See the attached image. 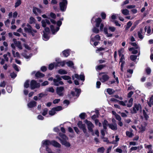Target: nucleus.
Wrapping results in <instances>:
<instances>
[{
	"label": "nucleus",
	"instance_id": "cd10ccee",
	"mask_svg": "<svg viewBox=\"0 0 153 153\" xmlns=\"http://www.w3.org/2000/svg\"><path fill=\"white\" fill-rule=\"evenodd\" d=\"M146 125L147 124L146 123H144V125H142L140 128V130L142 132L146 130Z\"/></svg>",
	"mask_w": 153,
	"mask_h": 153
},
{
	"label": "nucleus",
	"instance_id": "69168bd1",
	"mask_svg": "<svg viewBox=\"0 0 153 153\" xmlns=\"http://www.w3.org/2000/svg\"><path fill=\"white\" fill-rule=\"evenodd\" d=\"M85 113H82L79 115V117L81 119H85Z\"/></svg>",
	"mask_w": 153,
	"mask_h": 153
},
{
	"label": "nucleus",
	"instance_id": "f8f14e48",
	"mask_svg": "<svg viewBox=\"0 0 153 153\" xmlns=\"http://www.w3.org/2000/svg\"><path fill=\"white\" fill-rule=\"evenodd\" d=\"M75 92L72 91L71 92V94L73 96H75L76 95V97H78L81 92V90L77 88H75Z\"/></svg>",
	"mask_w": 153,
	"mask_h": 153
},
{
	"label": "nucleus",
	"instance_id": "9d476101",
	"mask_svg": "<svg viewBox=\"0 0 153 153\" xmlns=\"http://www.w3.org/2000/svg\"><path fill=\"white\" fill-rule=\"evenodd\" d=\"M109 79V77L108 75L104 74L101 77L99 78V79L102 82H104L107 81Z\"/></svg>",
	"mask_w": 153,
	"mask_h": 153
},
{
	"label": "nucleus",
	"instance_id": "1a4fd4ad",
	"mask_svg": "<svg viewBox=\"0 0 153 153\" xmlns=\"http://www.w3.org/2000/svg\"><path fill=\"white\" fill-rule=\"evenodd\" d=\"M85 123L88 126V130L91 132H93V128L94 127V125L90 121L87 120H85Z\"/></svg>",
	"mask_w": 153,
	"mask_h": 153
},
{
	"label": "nucleus",
	"instance_id": "4be33fe9",
	"mask_svg": "<svg viewBox=\"0 0 153 153\" xmlns=\"http://www.w3.org/2000/svg\"><path fill=\"white\" fill-rule=\"evenodd\" d=\"M95 21L96 22V26L97 27H99L100 23L102 22V19L100 18H98L95 20Z\"/></svg>",
	"mask_w": 153,
	"mask_h": 153
},
{
	"label": "nucleus",
	"instance_id": "6ab92c4d",
	"mask_svg": "<svg viewBox=\"0 0 153 153\" xmlns=\"http://www.w3.org/2000/svg\"><path fill=\"white\" fill-rule=\"evenodd\" d=\"M36 102L33 101L30 102L29 103H28L27 104V105L29 108H33L36 106Z\"/></svg>",
	"mask_w": 153,
	"mask_h": 153
},
{
	"label": "nucleus",
	"instance_id": "bb28decb",
	"mask_svg": "<svg viewBox=\"0 0 153 153\" xmlns=\"http://www.w3.org/2000/svg\"><path fill=\"white\" fill-rule=\"evenodd\" d=\"M47 95V94L44 93H41L39 94L38 95V99L40 100L42 97L46 96Z\"/></svg>",
	"mask_w": 153,
	"mask_h": 153
},
{
	"label": "nucleus",
	"instance_id": "a19ab883",
	"mask_svg": "<svg viewBox=\"0 0 153 153\" xmlns=\"http://www.w3.org/2000/svg\"><path fill=\"white\" fill-rule=\"evenodd\" d=\"M32 27L29 28L25 27L24 28V30L26 32H27L30 33V32L31 31V30L32 29Z\"/></svg>",
	"mask_w": 153,
	"mask_h": 153
},
{
	"label": "nucleus",
	"instance_id": "13d9d810",
	"mask_svg": "<svg viewBox=\"0 0 153 153\" xmlns=\"http://www.w3.org/2000/svg\"><path fill=\"white\" fill-rule=\"evenodd\" d=\"M108 29L111 31L114 32L115 31L116 28L114 27L109 26Z\"/></svg>",
	"mask_w": 153,
	"mask_h": 153
},
{
	"label": "nucleus",
	"instance_id": "4d7b16f0",
	"mask_svg": "<svg viewBox=\"0 0 153 153\" xmlns=\"http://www.w3.org/2000/svg\"><path fill=\"white\" fill-rule=\"evenodd\" d=\"M130 44L133 46L135 47V48L140 49L139 47L137 45V44L135 42L131 43Z\"/></svg>",
	"mask_w": 153,
	"mask_h": 153
},
{
	"label": "nucleus",
	"instance_id": "37998d69",
	"mask_svg": "<svg viewBox=\"0 0 153 153\" xmlns=\"http://www.w3.org/2000/svg\"><path fill=\"white\" fill-rule=\"evenodd\" d=\"M55 111H59L62 109V107L60 106L53 108Z\"/></svg>",
	"mask_w": 153,
	"mask_h": 153
},
{
	"label": "nucleus",
	"instance_id": "c756f323",
	"mask_svg": "<svg viewBox=\"0 0 153 153\" xmlns=\"http://www.w3.org/2000/svg\"><path fill=\"white\" fill-rule=\"evenodd\" d=\"M35 76L36 77L40 78L43 77L44 75L39 72H37L35 74Z\"/></svg>",
	"mask_w": 153,
	"mask_h": 153
},
{
	"label": "nucleus",
	"instance_id": "4468645a",
	"mask_svg": "<svg viewBox=\"0 0 153 153\" xmlns=\"http://www.w3.org/2000/svg\"><path fill=\"white\" fill-rule=\"evenodd\" d=\"M33 11L36 16L38 15L39 14L41 13V10L35 7H33Z\"/></svg>",
	"mask_w": 153,
	"mask_h": 153
},
{
	"label": "nucleus",
	"instance_id": "6e6d98bb",
	"mask_svg": "<svg viewBox=\"0 0 153 153\" xmlns=\"http://www.w3.org/2000/svg\"><path fill=\"white\" fill-rule=\"evenodd\" d=\"M10 21L9 19H7L6 21L4 22L5 25L6 27H9V24L10 23Z\"/></svg>",
	"mask_w": 153,
	"mask_h": 153
},
{
	"label": "nucleus",
	"instance_id": "dca6fc26",
	"mask_svg": "<svg viewBox=\"0 0 153 153\" xmlns=\"http://www.w3.org/2000/svg\"><path fill=\"white\" fill-rule=\"evenodd\" d=\"M32 36L34 37L35 38H37L38 36V33L36 30L32 29L30 33Z\"/></svg>",
	"mask_w": 153,
	"mask_h": 153
},
{
	"label": "nucleus",
	"instance_id": "052dcab7",
	"mask_svg": "<svg viewBox=\"0 0 153 153\" xmlns=\"http://www.w3.org/2000/svg\"><path fill=\"white\" fill-rule=\"evenodd\" d=\"M145 148L146 149H148L149 150H152V146L151 145H145Z\"/></svg>",
	"mask_w": 153,
	"mask_h": 153
},
{
	"label": "nucleus",
	"instance_id": "aec40b11",
	"mask_svg": "<svg viewBox=\"0 0 153 153\" xmlns=\"http://www.w3.org/2000/svg\"><path fill=\"white\" fill-rule=\"evenodd\" d=\"M100 40V37L99 35H96L95 37L94 38H91V39L90 41V43H91V42H94L95 40L99 41Z\"/></svg>",
	"mask_w": 153,
	"mask_h": 153
},
{
	"label": "nucleus",
	"instance_id": "72a5a7b5",
	"mask_svg": "<svg viewBox=\"0 0 153 153\" xmlns=\"http://www.w3.org/2000/svg\"><path fill=\"white\" fill-rule=\"evenodd\" d=\"M133 101V99L132 98H130V99L128 101V104L126 105L128 107H131L132 105V102Z\"/></svg>",
	"mask_w": 153,
	"mask_h": 153
},
{
	"label": "nucleus",
	"instance_id": "f257e3e1",
	"mask_svg": "<svg viewBox=\"0 0 153 153\" xmlns=\"http://www.w3.org/2000/svg\"><path fill=\"white\" fill-rule=\"evenodd\" d=\"M42 143L43 145L49 146L51 144L55 147L58 148L60 147L61 146L59 143L54 140L51 141L49 140H43L42 141Z\"/></svg>",
	"mask_w": 153,
	"mask_h": 153
},
{
	"label": "nucleus",
	"instance_id": "423d86ee",
	"mask_svg": "<svg viewBox=\"0 0 153 153\" xmlns=\"http://www.w3.org/2000/svg\"><path fill=\"white\" fill-rule=\"evenodd\" d=\"M31 89H33L35 88H39L40 86V84L39 83H37L34 80H32L30 83Z\"/></svg>",
	"mask_w": 153,
	"mask_h": 153
},
{
	"label": "nucleus",
	"instance_id": "de8ad7c7",
	"mask_svg": "<svg viewBox=\"0 0 153 153\" xmlns=\"http://www.w3.org/2000/svg\"><path fill=\"white\" fill-rule=\"evenodd\" d=\"M126 135L129 137H132L133 135V134L131 132L129 131H126Z\"/></svg>",
	"mask_w": 153,
	"mask_h": 153
},
{
	"label": "nucleus",
	"instance_id": "9b49d317",
	"mask_svg": "<svg viewBox=\"0 0 153 153\" xmlns=\"http://www.w3.org/2000/svg\"><path fill=\"white\" fill-rule=\"evenodd\" d=\"M141 107L140 104H135L133 107V111L134 113H136L137 111L141 110Z\"/></svg>",
	"mask_w": 153,
	"mask_h": 153
},
{
	"label": "nucleus",
	"instance_id": "a211bd4d",
	"mask_svg": "<svg viewBox=\"0 0 153 153\" xmlns=\"http://www.w3.org/2000/svg\"><path fill=\"white\" fill-rule=\"evenodd\" d=\"M14 43L15 46L17 47L19 49L22 50V46L20 42L15 41L14 42Z\"/></svg>",
	"mask_w": 153,
	"mask_h": 153
},
{
	"label": "nucleus",
	"instance_id": "338daca9",
	"mask_svg": "<svg viewBox=\"0 0 153 153\" xmlns=\"http://www.w3.org/2000/svg\"><path fill=\"white\" fill-rule=\"evenodd\" d=\"M10 76H11L12 78H14L16 76V74L14 73V72H13L10 73Z\"/></svg>",
	"mask_w": 153,
	"mask_h": 153
},
{
	"label": "nucleus",
	"instance_id": "f704fd0d",
	"mask_svg": "<svg viewBox=\"0 0 153 153\" xmlns=\"http://www.w3.org/2000/svg\"><path fill=\"white\" fill-rule=\"evenodd\" d=\"M107 92L110 95H111L115 92L114 90L111 88H108L107 89Z\"/></svg>",
	"mask_w": 153,
	"mask_h": 153
},
{
	"label": "nucleus",
	"instance_id": "7ed1b4c3",
	"mask_svg": "<svg viewBox=\"0 0 153 153\" xmlns=\"http://www.w3.org/2000/svg\"><path fill=\"white\" fill-rule=\"evenodd\" d=\"M56 79H53L54 85L56 86H58L59 85H62L63 83L62 81H60L61 79V78L59 75H57L56 76Z\"/></svg>",
	"mask_w": 153,
	"mask_h": 153
},
{
	"label": "nucleus",
	"instance_id": "864d4df0",
	"mask_svg": "<svg viewBox=\"0 0 153 153\" xmlns=\"http://www.w3.org/2000/svg\"><path fill=\"white\" fill-rule=\"evenodd\" d=\"M6 89L7 91L9 93H10L12 90V88L10 86H7L6 87Z\"/></svg>",
	"mask_w": 153,
	"mask_h": 153
},
{
	"label": "nucleus",
	"instance_id": "b1692460",
	"mask_svg": "<svg viewBox=\"0 0 153 153\" xmlns=\"http://www.w3.org/2000/svg\"><path fill=\"white\" fill-rule=\"evenodd\" d=\"M147 103L150 107L153 105V95L150 98L149 101L147 102Z\"/></svg>",
	"mask_w": 153,
	"mask_h": 153
},
{
	"label": "nucleus",
	"instance_id": "4c0bfd02",
	"mask_svg": "<svg viewBox=\"0 0 153 153\" xmlns=\"http://www.w3.org/2000/svg\"><path fill=\"white\" fill-rule=\"evenodd\" d=\"M132 25V23L131 21H129L128 22L127 24V26L125 28L126 30H128L130 27Z\"/></svg>",
	"mask_w": 153,
	"mask_h": 153
},
{
	"label": "nucleus",
	"instance_id": "2f4dec72",
	"mask_svg": "<svg viewBox=\"0 0 153 153\" xmlns=\"http://www.w3.org/2000/svg\"><path fill=\"white\" fill-rule=\"evenodd\" d=\"M121 12L125 15H127L129 14V11L127 9L122 10Z\"/></svg>",
	"mask_w": 153,
	"mask_h": 153
},
{
	"label": "nucleus",
	"instance_id": "680f3d73",
	"mask_svg": "<svg viewBox=\"0 0 153 153\" xmlns=\"http://www.w3.org/2000/svg\"><path fill=\"white\" fill-rule=\"evenodd\" d=\"M29 86V81L28 80H27L25 82L24 84V87L25 88H27Z\"/></svg>",
	"mask_w": 153,
	"mask_h": 153
},
{
	"label": "nucleus",
	"instance_id": "3c124183",
	"mask_svg": "<svg viewBox=\"0 0 153 153\" xmlns=\"http://www.w3.org/2000/svg\"><path fill=\"white\" fill-rule=\"evenodd\" d=\"M35 20V19L33 17H30V18L29 23L31 24L34 23Z\"/></svg>",
	"mask_w": 153,
	"mask_h": 153
},
{
	"label": "nucleus",
	"instance_id": "c85d7f7f",
	"mask_svg": "<svg viewBox=\"0 0 153 153\" xmlns=\"http://www.w3.org/2000/svg\"><path fill=\"white\" fill-rule=\"evenodd\" d=\"M142 29H141L138 32V37L140 39H143L144 37V36L142 34Z\"/></svg>",
	"mask_w": 153,
	"mask_h": 153
},
{
	"label": "nucleus",
	"instance_id": "603ef678",
	"mask_svg": "<svg viewBox=\"0 0 153 153\" xmlns=\"http://www.w3.org/2000/svg\"><path fill=\"white\" fill-rule=\"evenodd\" d=\"M46 91H47L51 92L52 93H53L54 91V90L53 87H50L47 88L46 89Z\"/></svg>",
	"mask_w": 153,
	"mask_h": 153
},
{
	"label": "nucleus",
	"instance_id": "f3484780",
	"mask_svg": "<svg viewBox=\"0 0 153 153\" xmlns=\"http://www.w3.org/2000/svg\"><path fill=\"white\" fill-rule=\"evenodd\" d=\"M108 127L113 130H115L117 129V124L116 123L114 124H109Z\"/></svg>",
	"mask_w": 153,
	"mask_h": 153
},
{
	"label": "nucleus",
	"instance_id": "39448f33",
	"mask_svg": "<svg viewBox=\"0 0 153 153\" xmlns=\"http://www.w3.org/2000/svg\"><path fill=\"white\" fill-rule=\"evenodd\" d=\"M62 1L59 3V6L61 11H65L66 8L67 1L66 0H62Z\"/></svg>",
	"mask_w": 153,
	"mask_h": 153
},
{
	"label": "nucleus",
	"instance_id": "0e129e2a",
	"mask_svg": "<svg viewBox=\"0 0 153 153\" xmlns=\"http://www.w3.org/2000/svg\"><path fill=\"white\" fill-rule=\"evenodd\" d=\"M92 31L93 32L96 33H98L99 32V30L96 28V27H94L92 29Z\"/></svg>",
	"mask_w": 153,
	"mask_h": 153
},
{
	"label": "nucleus",
	"instance_id": "c9c22d12",
	"mask_svg": "<svg viewBox=\"0 0 153 153\" xmlns=\"http://www.w3.org/2000/svg\"><path fill=\"white\" fill-rule=\"evenodd\" d=\"M66 63L67 65L70 67H73L74 63L72 61H69L67 62H66Z\"/></svg>",
	"mask_w": 153,
	"mask_h": 153
},
{
	"label": "nucleus",
	"instance_id": "ea45409f",
	"mask_svg": "<svg viewBox=\"0 0 153 153\" xmlns=\"http://www.w3.org/2000/svg\"><path fill=\"white\" fill-rule=\"evenodd\" d=\"M61 78L66 80H68L69 79H71V78L70 76L67 75L62 76Z\"/></svg>",
	"mask_w": 153,
	"mask_h": 153
},
{
	"label": "nucleus",
	"instance_id": "79ce46f5",
	"mask_svg": "<svg viewBox=\"0 0 153 153\" xmlns=\"http://www.w3.org/2000/svg\"><path fill=\"white\" fill-rule=\"evenodd\" d=\"M56 113L55 111L54 110V109L53 108H52V109L50 111H49V115H50L51 116H53V115L55 114Z\"/></svg>",
	"mask_w": 153,
	"mask_h": 153
},
{
	"label": "nucleus",
	"instance_id": "774afa93",
	"mask_svg": "<svg viewBox=\"0 0 153 153\" xmlns=\"http://www.w3.org/2000/svg\"><path fill=\"white\" fill-rule=\"evenodd\" d=\"M116 119L119 121H121V118L120 116L118 114L116 115L115 116Z\"/></svg>",
	"mask_w": 153,
	"mask_h": 153
},
{
	"label": "nucleus",
	"instance_id": "2eb2a0df",
	"mask_svg": "<svg viewBox=\"0 0 153 153\" xmlns=\"http://www.w3.org/2000/svg\"><path fill=\"white\" fill-rule=\"evenodd\" d=\"M59 139L61 141V143L62 145L67 147H69L71 145L70 143L69 142L66 141V140H62L59 138Z\"/></svg>",
	"mask_w": 153,
	"mask_h": 153
},
{
	"label": "nucleus",
	"instance_id": "49530a36",
	"mask_svg": "<svg viewBox=\"0 0 153 153\" xmlns=\"http://www.w3.org/2000/svg\"><path fill=\"white\" fill-rule=\"evenodd\" d=\"M48 109L47 108H45L43 110L42 115L43 116H45L48 113Z\"/></svg>",
	"mask_w": 153,
	"mask_h": 153
},
{
	"label": "nucleus",
	"instance_id": "e433bc0d",
	"mask_svg": "<svg viewBox=\"0 0 153 153\" xmlns=\"http://www.w3.org/2000/svg\"><path fill=\"white\" fill-rule=\"evenodd\" d=\"M58 72L59 74H66L67 73V72L66 71L63 69L59 70Z\"/></svg>",
	"mask_w": 153,
	"mask_h": 153
},
{
	"label": "nucleus",
	"instance_id": "7c9ffc66",
	"mask_svg": "<svg viewBox=\"0 0 153 153\" xmlns=\"http://www.w3.org/2000/svg\"><path fill=\"white\" fill-rule=\"evenodd\" d=\"M143 114L145 120H147L149 118V116L147 114V113L144 110H143Z\"/></svg>",
	"mask_w": 153,
	"mask_h": 153
},
{
	"label": "nucleus",
	"instance_id": "a18cd8bd",
	"mask_svg": "<svg viewBox=\"0 0 153 153\" xmlns=\"http://www.w3.org/2000/svg\"><path fill=\"white\" fill-rule=\"evenodd\" d=\"M130 59L133 61H135L137 58V56L136 55H131L130 56Z\"/></svg>",
	"mask_w": 153,
	"mask_h": 153
},
{
	"label": "nucleus",
	"instance_id": "5701e85b",
	"mask_svg": "<svg viewBox=\"0 0 153 153\" xmlns=\"http://www.w3.org/2000/svg\"><path fill=\"white\" fill-rule=\"evenodd\" d=\"M102 139H103V141L104 142H105L107 143V144L108 143H111L113 144H115V141H113L112 142H110L109 141V140H108V138H105L104 137H102Z\"/></svg>",
	"mask_w": 153,
	"mask_h": 153
},
{
	"label": "nucleus",
	"instance_id": "f03ea898",
	"mask_svg": "<svg viewBox=\"0 0 153 153\" xmlns=\"http://www.w3.org/2000/svg\"><path fill=\"white\" fill-rule=\"evenodd\" d=\"M62 24V22L60 21H58L56 23L57 26L55 27L53 25H51L50 27L52 34H54L59 30V27Z\"/></svg>",
	"mask_w": 153,
	"mask_h": 153
},
{
	"label": "nucleus",
	"instance_id": "58836bf2",
	"mask_svg": "<svg viewBox=\"0 0 153 153\" xmlns=\"http://www.w3.org/2000/svg\"><path fill=\"white\" fill-rule=\"evenodd\" d=\"M59 135L60 137L63 139V140H66L68 139V138L64 134H60Z\"/></svg>",
	"mask_w": 153,
	"mask_h": 153
},
{
	"label": "nucleus",
	"instance_id": "a878e982",
	"mask_svg": "<svg viewBox=\"0 0 153 153\" xmlns=\"http://www.w3.org/2000/svg\"><path fill=\"white\" fill-rule=\"evenodd\" d=\"M69 50H65L62 52L63 55L65 57H67L69 55Z\"/></svg>",
	"mask_w": 153,
	"mask_h": 153
},
{
	"label": "nucleus",
	"instance_id": "0eeeda50",
	"mask_svg": "<svg viewBox=\"0 0 153 153\" xmlns=\"http://www.w3.org/2000/svg\"><path fill=\"white\" fill-rule=\"evenodd\" d=\"M75 78L78 80L80 79L81 80L84 81L85 80V76L84 75L82 74L79 76L77 74H75L72 76V79L74 80Z\"/></svg>",
	"mask_w": 153,
	"mask_h": 153
},
{
	"label": "nucleus",
	"instance_id": "ddd939ff",
	"mask_svg": "<svg viewBox=\"0 0 153 153\" xmlns=\"http://www.w3.org/2000/svg\"><path fill=\"white\" fill-rule=\"evenodd\" d=\"M123 51V49H121L118 51V53L119 55L120 56H121V57L120 59V62H125L124 61L125 58L123 54H122V53Z\"/></svg>",
	"mask_w": 153,
	"mask_h": 153
},
{
	"label": "nucleus",
	"instance_id": "473e14b6",
	"mask_svg": "<svg viewBox=\"0 0 153 153\" xmlns=\"http://www.w3.org/2000/svg\"><path fill=\"white\" fill-rule=\"evenodd\" d=\"M43 33L44 40L45 41H47L49 39V37L47 33H45L44 31H43Z\"/></svg>",
	"mask_w": 153,
	"mask_h": 153
},
{
	"label": "nucleus",
	"instance_id": "c03bdc74",
	"mask_svg": "<svg viewBox=\"0 0 153 153\" xmlns=\"http://www.w3.org/2000/svg\"><path fill=\"white\" fill-rule=\"evenodd\" d=\"M127 102V100H125L124 102L119 101V103L123 106H126V103Z\"/></svg>",
	"mask_w": 153,
	"mask_h": 153
},
{
	"label": "nucleus",
	"instance_id": "e2e57ef3",
	"mask_svg": "<svg viewBox=\"0 0 153 153\" xmlns=\"http://www.w3.org/2000/svg\"><path fill=\"white\" fill-rule=\"evenodd\" d=\"M21 4V1L20 0H17L16 3L15 7H16L19 6Z\"/></svg>",
	"mask_w": 153,
	"mask_h": 153
},
{
	"label": "nucleus",
	"instance_id": "bf43d9fd",
	"mask_svg": "<svg viewBox=\"0 0 153 153\" xmlns=\"http://www.w3.org/2000/svg\"><path fill=\"white\" fill-rule=\"evenodd\" d=\"M115 72H114V71L113 72V77L115 79L117 83H119L118 79V77L116 76L115 75Z\"/></svg>",
	"mask_w": 153,
	"mask_h": 153
},
{
	"label": "nucleus",
	"instance_id": "09e8293b",
	"mask_svg": "<svg viewBox=\"0 0 153 153\" xmlns=\"http://www.w3.org/2000/svg\"><path fill=\"white\" fill-rule=\"evenodd\" d=\"M105 150V149L103 147H101L100 148H99L98 149V152L101 153H103L104 151Z\"/></svg>",
	"mask_w": 153,
	"mask_h": 153
},
{
	"label": "nucleus",
	"instance_id": "8fccbe9b",
	"mask_svg": "<svg viewBox=\"0 0 153 153\" xmlns=\"http://www.w3.org/2000/svg\"><path fill=\"white\" fill-rule=\"evenodd\" d=\"M6 82L5 81L1 82L0 84V87L4 88L5 86Z\"/></svg>",
	"mask_w": 153,
	"mask_h": 153
},
{
	"label": "nucleus",
	"instance_id": "20e7f679",
	"mask_svg": "<svg viewBox=\"0 0 153 153\" xmlns=\"http://www.w3.org/2000/svg\"><path fill=\"white\" fill-rule=\"evenodd\" d=\"M65 90L63 87H57L56 88V93L60 96L62 97L64 94Z\"/></svg>",
	"mask_w": 153,
	"mask_h": 153
},
{
	"label": "nucleus",
	"instance_id": "5fc2aeb1",
	"mask_svg": "<svg viewBox=\"0 0 153 153\" xmlns=\"http://www.w3.org/2000/svg\"><path fill=\"white\" fill-rule=\"evenodd\" d=\"M54 63H54L49 65L48 67V68L49 70H51L54 67H55Z\"/></svg>",
	"mask_w": 153,
	"mask_h": 153
},
{
	"label": "nucleus",
	"instance_id": "6e6552de",
	"mask_svg": "<svg viewBox=\"0 0 153 153\" xmlns=\"http://www.w3.org/2000/svg\"><path fill=\"white\" fill-rule=\"evenodd\" d=\"M77 125L78 127L82 130L85 134L87 133V129L85 124H83L81 121H79L77 124Z\"/></svg>",
	"mask_w": 153,
	"mask_h": 153
},
{
	"label": "nucleus",
	"instance_id": "412c9836",
	"mask_svg": "<svg viewBox=\"0 0 153 153\" xmlns=\"http://www.w3.org/2000/svg\"><path fill=\"white\" fill-rule=\"evenodd\" d=\"M102 124L104 129L106 130L107 128V126H108V125L109 124H108V121L106 120H104L103 122L102 123Z\"/></svg>",
	"mask_w": 153,
	"mask_h": 153
},
{
	"label": "nucleus",
	"instance_id": "393cba45",
	"mask_svg": "<svg viewBox=\"0 0 153 153\" xmlns=\"http://www.w3.org/2000/svg\"><path fill=\"white\" fill-rule=\"evenodd\" d=\"M106 65H99L97 66H96L95 68L97 71H98L99 70H101L104 67H105Z\"/></svg>",
	"mask_w": 153,
	"mask_h": 153
}]
</instances>
